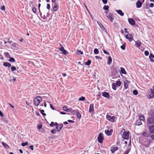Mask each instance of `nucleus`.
<instances>
[{
  "instance_id": "f257e3e1",
  "label": "nucleus",
  "mask_w": 154,
  "mask_h": 154,
  "mask_svg": "<svg viewBox=\"0 0 154 154\" xmlns=\"http://www.w3.org/2000/svg\"><path fill=\"white\" fill-rule=\"evenodd\" d=\"M140 141L141 144L146 148L149 146L150 143L152 142L151 139H149L145 137H143Z\"/></svg>"
},
{
  "instance_id": "f03ea898",
  "label": "nucleus",
  "mask_w": 154,
  "mask_h": 154,
  "mask_svg": "<svg viewBox=\"0 0 154 154\" xmlns=\"http://www.w3.org/2000/svg\"><path fill=\"white\" fill-rule=\"evenodd\" d=\"M123 132V133L122 134V137L124 139L128 140L129 139V131H125V129L123 128L121 131V132Z\"/></svg>"
},
{
  "instance_id": "7ed1b4c3",
  "label": "nucleus",
  "mask_w": 154,
  "mask_h": 154,
  "mask_svg": "<svg viewBox=\"0 0 154 154\" xmlns=\"http://www.w3.org/2000/svg\"><path fill=\"white\" fill-rule=\"evenodd\" d=\"M42 100V98L41 97L38 96L34 100V104L36 106H38Z\"/></svg>"
},
{
  "instance_id": "20e7f679",
  "label": "nucleus",
  "mask_w": 154,
  "mask_h": 154,
  "mask_svg": "<svg viewBox=\"0 0 154 154\" xmlns=\"http://www.w3.org/2000/svg\"><path fill=\"white\" fill-rule=\"evenodd\" d=\"M103 134L101 133H100L97 137V140L99 143H102L103 140Z\"/></svg>"
},
{
  "instance_id": "39448f33",
  "label": "nucleus",
  "mask_w": 154,
  "mask_h": 154,
  "mask_svg": "<svg viewBox=\"0 0 154 154\" xmlns=\"http://www.w3.org/2000/svg\"><path fill=\"white\" fill-rule=\"evenodd\" d=\"M147 123L149 125H154V117H151L148 119Z\"/></svg>"
},
{
  "instance_id": "423d86ee",
  "label": "nucleus",
  "mask_w": 154,
  "mask_h": 154,
  "mask_svg": "<svg viewBox=\"0 0 154 154\" xmlns=\"http://www.w3.org/2000/svg\"><path fill=\"white\" fill-rule=\"evenodd\" d=\"M106 117L107 119L112 122H114L115 121V117L114 116H111L110 115H107Z\"/></svg>"
},
{
  "instance_id": "0eeeda50",
  "label": "nucleus",
  "mask_w": 154,
  "mask_h": 154,
  "mask_svg": "<svg viewBox=\"0 0 154 154\" xmlns=\"http://www.w3.org/2000/svg\"><path fill=\"white\" fill-rule=\"evenodd\" d=\"M106 16L107 18L110 21L112 22L113 20L114 19V16L111 13H109L108 14L106 15Z\"/></svg>"
},
{
  "instance_id": "6e6552de",
  "label": "nucleus",
  "mask_w": 154,
  "mask_h": 154,
  "mask_svg": "<svg viewBox=\"0 0 154 154\" xmlns=\"http://www.w3.org/2000/svg\"><path fill=\"white\" fill-rule=\"evenodd\" d=\"M113 132V130L112 129H110L109 131L108 130H106L105 131V134L107 136L111 135Z\"/></svg>"
},
{
  "instance_id": "1a4fd4ad",
  "label": "nucleus",
  "mask_w": 154,
  "mask_h": 154,
  "mask_svg": "<svg viewBox=\"0 0 154 154\" xmlns=\"http://www.w3.org/2000/svg\"><path fill=\"white\" fill-rule=\"evenodd\" d=\"M118 149V147L116 146H113L111 147L110 150L112 152V153H114V152L117 150Z\"/></svg>"
},
{
  "instance_id": "9d476101",
  "label": "nucleus",
  "mask_w": 154,
  "mask_h": 154,
  "mask_svg": "<svg viewBox=\"0 0 154 154\" xmlns=\"http://www.w3.org/2000/svg\"><path fill=\"white\" fill-rule=\"evenodd\" d=\"M128 21L129 23L132 25H134L135 24V21L132 18H128Z\"/></svg>"
},
{
  "instance_id": "9b49d317",
  "label": "nucleus",
  "mask_w": 154,
  "mask_h": 154,
  "mask_svg": "<svg viewBox=\"0 0 154 154\" xmlns=\"http://www.w3.org/2000/svg\"><path fill=\"white\" fill-rule=\"evenodd\" d=\"M63 125L62 124H60L58 126H56V129H57L56 131L57 132L60 131L63 127Z\"/></svg>"
},
{
  "instance_id": "f8f14e48",
  "label": "nucleus",
  "mask_w": 154,
  "mask_h": 154,
  "mask_svg": "<svg viewBox=\"0 0 154 154\" xmlns=\"http://www.w3.org/2000/svg\"><path fill=\"white\" fill-rule=\"evenodd\" d=\"M149 129L150 133L154 134V125L152 126H150Z\"/></svg>"
},
{
  "instance_id": "ddd939ff",
  "label": "nucleus",
  "mask_w": 154,
  "mask_h": 154,
  "mask_svg": "<svg viewBox=\"0 0 154 154\" xmlns=\"http://www.w3.org/2000/svg\"><path fill=\"white\" fill-rule=\"evenodd\" d=\"M94 104H91L90 105L89 112L90 113H93L94 112Z\"/></svg>"
},
{
  "instance_id": "4468645a",
  "label": "nucleus",
  "mask_w": 154,
  "mask_h": 154,
  "mask_svg": "<svg viewBox=\"0 0 154 154\" xmlns=\"http://www.w3.org/2000/svg\"><path fill=\"white\" fill-rule=\"evenodd\" d=\"M135 42V46L139 48L141 45V42L139 40L137 41H134Z\"/></svg>"
},
{
  "instance_id": "2eb2a0df",
  "label": "nucleus",
  "mask_w": 154,
  "mask_h": 154,
  "mask_svg": "<svg viewBox=\"0 0 154 154\" xmlns=\"http://www.w3.org/2000/svg\"><path fill=\"white\" fill-rule=\"evenodd\" d=\"M151 94L149 95V98H154V92L152 89H150Z\"/></svg>"
},
{
  "instance_id": "dca6fc26",
  "label": "nucleus",
  "mask_w": 154,
  "mask_h": 154,
  "mask_svg": "<svg viewBox=\"0 0 154 154\" xmlns=\"http://www.w3.org/2000/svg\"><path fill=\"white\" fill-rule=\"evenodd\" d=\"M125 38L128 39L129 42H131L132 41H134V39H133V38L132 37H130L128 36V35H126L125 36Z\"/></svg>"
},
{
  "instance_id": "f3484780",
  "label": "nucleus",
  "mask_w": 154,
  "mask_h": 154,
  "mask_svg": "<svg viewBox=\"0 0 154 154\" xmlns=\"http://www.w3.org/2000/svg\"><path fill=\"white\" fill-rule=\"evenodd\" d=\"M102 96L103 97L107 98H109V94L106 92H104L103 93Z\"/></svg>"
},
{
  "instance_id": "a211bd4d",
  "label": "nucleus",
  "mask_w": 154,
  "mask_h": 154,
  "mask_svg": "<svg viewBox=\"0 0 154 154\" xmlns=\"http://www.w3.org/2000/svg\"><path fill=\"white\" fill-rule=\"evenodd\" d=\"M142 4V3L137 1L136 3V7L137 8H140Z\"/></svg>"
},
{
  "instance_id": "6ab92c4d",
  "label": "nucleus",
  "mask_w": 154,
  "mask_h": 154,
  "mask_svg": "<svg viewBox=\"0 0 154 154\" xmlns=\"http://www.w3.org/2000/svg\"><path fill=\"white\" fill-rule=\"evenodd\" d=\"M54 6L53 8V11H57V10L58 8V6L57 5V3H55L54 4Z\"/></svg>"
},
{
  "instance_id": "aec40b11",
  "label": "nucleus",
  "mask_w": 154,
  "mask_h": 154,
  "mask_svg": "<svg viewBox=\"0 0 154 154\" xmlns=\"http://www.w3.org/2000/svg\"><path fill=\"white\" fill-rule=\"evenodd\" d=\"M3 65L5 67H10L11 66V64L8 62L4 63H3Z\"/></svg>"
},
{
  "instance_id": "412c9836",
  "label": "nucleus",
  "mask_w": 154,
  "mask_h": 154,
  "mask_svg": "<svg viewBox=\"0 0 154 154\" xmlns=\"http://www.w3.org/2000/svg\"><path fill=\"white\" fill-rule=\"evenodd\" d=\"M116 11L121 16H122L124 15V13L122 12V11L120 10H116Z\"/></svg>"
},
{
  "instance_id": "4be33fe9",
  "label": "nucleus",
  "mask_w": 154,
  "mask_h": 154,
  "mask_svg": "<svg viewBox=\"0 0 154 154\" xmlns=\"http://www.w3.org/2000/svg\"><path fill=\"white\" fill-rule=\"evenodd\" d=\"M112 60L111 56H109L108 57V60L107 63L109 65H110L112 63Z\"/></svg>"
},
{
  "instance_id": "5701e85b",
  "label": "nucleus",
  "mask_w": 154,
  "mask_h": 154,
  "mask_svg": "<svg viewBox=\"0 0 154 154\" xmlns=\"http://www.w3.org/2000/svg\"><path fill=\"white\" fill-rule=\"evenodd\" d=\"M120 73L123 74H126V72L124 68L122 67H120Z\"/></svg>"
},
{
  "instance_id": "b1692460",
  "label": "nucleus",
  "mask_w": 154,
  "mask_h": 154,
  "mask_svg": "<svg viewBox=\"0 0 154 154\" xmlns=\"http://www.w3.org/2000/svg\"><path fill=\"white\" fill-rule=\"evenodd\" d=\"M76 114L77 117L78 119H80L81 118V115L78 111H76Z\"/></svg>"
},
{
  "instance_id": "393cba45",
  "label": "nucleus",
  "mask_w": 154,
  "mask_h": 154,
  "mask_svg": "<svg viewBox=\"0 0 154 154\" xmlns=\"http://www.w3.org/2000/svg\"><path fill=\"white\" fill-rule=\"evenodd\" d=\"M4 55H5V57L7 58H9L10 57V55L9 54V53L8 52L4 53Z\"/></svg>"
},
{
  "instance_id": "a878e982",
  "label": "nucleus",
  "mask_w": 154,
  "mask_h": 154,
  "mask_svg": "<svg viewBox=\"0 0 154 154\" xmlns=\"http://www.w3.org/2000/svg\"><path fill=\"white\" fill-rule=\"evenodd\" d=\"M139 116V120H140V121H143L145 120V118L144 116L143 115H140Z\"/></svg>"
},
{
  "instance_id": "bb28decb",
  "label": "nucleus",
  "mask_w": 154,
  "mask_h": 154,
  "mask_svg": "<svg viewBox=\"0 0 154 154\" xmlns=\"http://www.w3.org/2000/svg\"><path fill=\"white\" fill-rule=\"evenodd\" d=\"M142 124V123L140 120L139 119L137 120L136 125H140Z\"/></svg>"
},
{
  "instance_id": "cd10ccee",
  "label": "nucleus",
  "mask_w": 154,
  "mask_h": 154,
  "mask_svg": "<svg viewBox=\"0 0 154 154\" xmlns=\"http://www.w3.org/2000/svg\"><path fill=\"white\" fill-rule=\"evenodd\" d=\"M117 87V86L116 84L115 83H113L112 84V88L113 90H116V88Z\"/></svg>"
},
{
  "instance_id": "c85d7f7f",
  "label": "nucleus",
  "mask_w": 154,
  "mask_h": 154,
  "mask_svg": "<svg viewBox=\"0 0 154 154\" xmlns=\"http://www.w3.org/2000/svg\"><path fill=\"white\" fill-rule=\"evenodd\" d=\"M143 135L144 137H147L150 136V135H149L146 132H144L143 133Z\"/></svg>"
},
{
  "instance_id": "c756f323",
  "label": "nucleus",
  "mask_w": 154,
  "mask_h": 154,
  "mask_svg": "<svg viewBox=\"0 0 154 154\" xmlns=\"http://www.w3.org/2000/svg\"><path fill=\"white\" fill-rule=\"evenodd\" d=\"M117 86H120L121 84V82L120 80L117 81L115 83Z\"/></svg>"
},
{
  "instance_id": "7c9ffc66",
  "label": "nucleus",
  "mask_w": 154,
  "mask_h": 154,
  "mask_svg": "<svg viewBox=\"0 0 154 154\" xmlns=\"http://www.w3.org/2000/svg\"><path fill=\"white\" fill-rule=\"evenodd\" d=\"M9 61L10 62H15V59L12 57H10Z\"/></svg>"
},
{
  "instance_id": "2f4dec72",
  "label": "nucleus",
  "mask_w": 154,
  "mask_h": 154,
  "mask_svg": "<svg viewBox=\"0 0 154 154\" xmlns=\"http://www.w3.org/2000/svg\"><path fill=\"white\" fill-rule=\"evenodd\" d=\"M97 23L99 25L100 27L102 29H103V28L104 29V27H103V25L100 23V22L99 21L97 22Z\"/></svg>"
},
{
  "instance_id": "473e14b6",
  "label": "nucleus",
  "mask_w": 154,
  "mask_h": 154,
  "mask_svg": "<svg viewBox=\"0 0 154 154\" xmlns=\"http://www.w3.org/2000/svg\"><path fill=\"white\" fill-rule=\"evenodd\" d=\"M131 150V148L129 147H128L127 150L125 151L124 154H128V153L130 152Z\"/></svg>"
},
{
  "instance_id": "72a5a7b5",
  "label": "nucleus",
  "mask_w": 154,
  "mask_h": 154,
  "mask_svg": "<svg viewBox=\"0 0 154 154\" xmlns=\"http://www.w3.org/2000/svg\"><path fill=\"white\" fill-rule=\"evenodd\" d=\"M2 144L6 148L8 149L9 148V146L6 143L3 142Z\"/></svg>"
},
{
  "instance_id": "f704fd0d",
  "label": "nucleus",
  "mask_w": 154,
  "mask_h": 154,
  "mask_svg": "<svg viewBox=\"0 0 154 154\" xmlns=\"http://www.w3.org/2000/svg\"><path fill=\"white\" fill-rule=\"evenodd\" d=\"M77 54L79 55L82 54L83 52L80 50H77Z\"/></svg>"
},
{
  "instance_id": "c9c22d12",
  "label": "nucleus",
  "mask_w": 154,
  "mask_h": 154,
  "mask_svg": "<svg viewBox=\"0 0 154 154\" xmlns=\"http://www.w3.org/2000/svg\"><path fill=\"white\" fill-rule=\"evenodd\" d=\"M91 63V61L90 60H88L87 62H86L85 64L87 66H89L90 65Z\"/></svg>"
},
{
  "instance_id": "e433bc0d",
  "label": "nucleus",
  "mask_w": 154,
  "mask_h": 154,
  "mask_svg": "<svg viewBox=\"0 0 154 154\" xmlns=\"http://www.w3.org/2000/svg\"><path fill=\"white\" fill-rule=\"evenodd\" d=\"M109 7L107 5H105L103 7V9L105 10H107L108 11H109Z\"/></svg>"
},
{
  "instance_id": "4c0bfd02",
  "label": "nucleus",
  "mask_w": 154,
  "mask_h": 154,
  "mask_svg": "<svg viewBox=\"0 0 154 154\" xmlns=\"http://www.w3.org/2000/svg\"><path fill=\"white\" fill-rule=\"evenodd\" d=\"M85 100V98L81 96L80 98H79V101H84Z\"/></svg>"
},
{
  "instance_id": "58836bf2",
  "label": "nucleus",
  "mask_w": 154,
  "mask_h": 154,
  "mask_svg": "<svg viewBox=\"0 0 154 154\" xmlns=\"http://www.w3.org/2000/svg\"><path fill=\"white\" fill-rule=\"evenodd\" d=\"M94 53L95 54H97L99 53V51L97 49L95 48L94 50Z\"/></svg>"
},
{
  "instance_id": "ea45409f",
  "label": "nucleus",
  "mask_w": 154,
  "mask_h": 154,
  "mask_svg": "<svg viewBox=\"0 0 154 154\" xmlns=\"http://www.w3.org/2000/svg\"><path fill=\"white\" fill-rule=\"evenodd\" d=\"M40 112L43 116H45L46 115V114L44 113V110H40Z\"/></svg>"
},
{
  "instance_id": "a19ab883",
  "label": "nucleus",
  "mask_w": 154,
  "mask_h": 154,
  "mask_svg": "<svg viewBox=\"0 0 154 154\" xmlns=\"http://www.w3.org/2000/svg\"><path fill=\"white\" fill-rule=\"evenodd\" d=\"M124 87L125 89H126L128 88V85L126 83L124 82Z\"/></svg>"
},
{
  "instance_id": "79ce46f5",
  "label": "nucleus",
  "mask_w": 154,
  "mask_h": 154,
  "mask_svg": "<svg viewBox=\"0 0 154 154\" xmlns=\"http://www.w3.org/2000/svg\"><path fill=\"white\" fill-rule=\"evenodd\" d=\"M133 94L135 95H137L138 94L137 91L136 90H134L133 91Z\"/></svg>"
},
{
  "instance_id": "37998d69",
  "label": "nucleus",
  "mask_w": 154,
  "mask_h": 154,
  "mask_svg": "<svg viewBox=\"0 0 154 154\" xmlns=\"http://www.w3.org/2000/svg\"><path fill=\"white\" fill-rule=\"evenodd\" d=\"M11 69L12 71L13 72L16 70V67L14 66H12L11 67Z\"/></svg>"
},
{
  "instance_id": "c03bdc74",
  "label": "nucleus",
  "mask_w": 154,
  "mask_h": 154,
  "mask_svg": "<svg viewBox=\"0 0 154 154\" xmlns=\"http://www.w3.org/2000/svg\"><path fill=\"white\" fill-rule=\"evenodd\" d=\"M121 48L123 50H124L125 49V44L121 46Z\"/></svg>"
},
{
  "instance_id": "a18cd8bd",
  "label": "nucleus",
  "mask_w": 154,
  "mask_h": 154,
  "mask_svg": "<svg viewBox=\"0 0 154 154\" xmlns=\"http://www.w3.org/2000/svg\"><path fill=\"white\" fill-rule=\"evenodd\" d=\"M60 45L61 46V47L60 48H59V49L61 51H63L64 49V48L63 46H62V45L61 44H60Z\"/></svg>"
},
{
  "instance_id": "49530a36",
  "label": "nucleus",
  "mask_w": 154,
  "mask_h": 154,
  "mask_svg": "<svg viewBox=\"0 0 154 154\" xmlns=\"http://www.w3.org/2000/svg\"><path fill=\"white\" fill-rule=\"evenodd\" d=\"M28 145V142H26L25 143H21V145L23 146H25L26 145Z\"/></svg>"
},
{
  "instance_id": "de8ad7c7",
  "label": "nucleus",
  "mask_w": 154,
  "mask_h": 154,
  "mask_svg": "<svg viewBox=\"0 0 154 154\" xmlns=\"http://www.w3.org/2000/svg\"><path fill=\"white\" fill-rule=\"evenodd\" d=\"M32 11L33 13H35L37 11V10L35 8L33 7L32 8Z\"/></svg>"
},
{
  "instance_id": "09e8293b",
  "label": "nucleus",
  "mask_w": 154,
  "mask_h": 154,
  "mask_svg": "<svg viewBox=\"0 0 154 154\" xmlns=\"http://www.w3.org/2000/svg\"><path fill=\"white\" fill-rule=\"evenodd\" d=\"M63 109L64 111L66 112H67L68 108H67L66 106H64L63 107Z\"/></svg>"
},
{
  "instance_id": "8fccbe9b",
  "label": "nucleus",
  "mask_w": 154,
  "mask_h": 154,
  "mask_svg": "<svg viewBox=\"0 0 154 154\" xmlns=\"http://www.w3.org/2000/svg\"><path fill=\"white\" fill-rule=\"evenodd\" d=\"M62 51V54H64V55H66V54L67 51L65 50L64 49V50L63 51Z\"/></svg>"
},
{
  "instance_id": "3c124183",
  "label": "nucleus",
  "mask_w": 154,
  "mask_h": 154,
  "mask_svg": "<svg viewBox=\"0 0 154 154\" xmlns=\"http://www.w3.org/2000/svg\"><path fill=\"white\" fill-rule=\"evenodd\" d=\"M78 111V110H72V111H71V113L72 114H74L75 113H76V111Z\"/></svg>"
},
{
  "instance_id": "603ef678",
  "label": "nucleus",
  "mask_w": 154,
  "mask_h": 154,
  "mask_svg": "<svg viewBox=\"0 0 154 154\" xmlns=\"http://www.w3.org/2000/svg\"><path fill=\"white\" fill-rule=\"evenodd\" d=\"M149 58H154V55H153L151 53L149 56Z\"/></svg>"
},
{
  "instance_id": "864d4df0",
  "label": "nucleus",
  "mask_w": 154,
  "mask_h": 154,
  "mask_svg": "<svg viewBox=\"0 0 154 154\" xmlns=\"http://www.w3.org/2000/svg\"><path fill=\"white\" fill-rule=\"evenodd\" d=\"M144 54L146 56H148L149 54V53L148 51H146L144 52Z\"/></svg>"
},
{
  "instance_id": "5fc2aeb1",
  "label": "nucleus",
  "mask_w": 154,
  "mask_h": 154,
  "mask_svg": "<svg viewBox=\"0 0 154 154\" xmlns=\"http://www.w3.org/2000/svg\"><path fill=\"white\" fill-rule=\"evenodd\" d=\"M56 131H57L56 130L54 129L52 130L51 131V132L53 134H54Z\"/></svg>"
},
{
  "instance_id": "6e6d98bb",
  "label": "nucleus",
  "mask_w": 154,
  "mask_h": 154,
  "mask_svg": "<svg viewBox=\"0 0 154 154\" xmlns=\"http://www.w3.org/2000/svg\"><path fill=\"white\" fill-rule=\"evenodd\" d=\"M103 53L109 55V54L107 51L105 50H103Z\"/></svg>"
},
{
  "instance_id": "4d7b16f0",
  "label": "nucleus",
  "mask_w": 154,
  "mask_h": 154,
  "mask_svg": "<svg viewBox=\"0 0 154 154\" xmlns=\"http://www.w3.org/2000/svg\"><path fill=\"white\" fill-rule=\"evenodd\" d=\"M47 9L49 10L50 8V5L48 4H47Z\"/></svg>"
},
{
  "instance_id": "13d9d810",
  "label": "nucleus",
  "mask_w": 154,
  "mask_h": 154,
  "mask_svg": "<svg viewBox=\"0 0 154 154\" xmlns=\"http://www.w3.org/2000/svg\"><path fill=\"white\" fill-rule=\"evenodd\" d=\"M102 1L104 4H106L107 2V0H102Z\"/></svg>"
},
{
  "instance_id": "bf43d9fd",
  "label": "nucleus",
  "mask_w": 154,
  "mask_h": 154,
  "mask_svg": "<svg viewBox=\"0 0 154 154\" xmlns=\"http://www.w3.org/2000/svg\"><path fill=\"white\" fill-rule=\"evenodd\" d=\"M29 148L32 150H33V146L32 145L29 146Z\"/></svg>"
},
{
  "instance_id": "052dcab7",
  "label": "nucleus",
  "mask_w": 154,
  "mask_h": 154,
  "mask_svg": "<svg viewBox=\"0 0 154 154\" xmlns=\"http://www.w3.org/2000/svg\"><path fill=\"white\" fill-rule=\"evenodd\" d=\"M72 108H70L69 109H68L67 112H71L72 111Z\"/></svg>"
},
{
  "instance_id": "680f3d73",
  "label": "nucleus",
  "mask_w": 154,
  "mask_h": 154,
  "mask_svg": "<svg viewBox=\"0 0 154 154\" xmlns=\"http://www.w3.org/2000/svg\"><path fill=\"white\" fill-rule=\"evenodd\" d=\"M54 122H51V123L50 124V125L52 127L54 126Z\"/></svg>"
},
{
  "instance_id": "e2e57ef3",
  "label": "nucleus",
  "mask_w": 154,
  "mask_h": 154,
  "mask_svg": "<svg viewBox=\"0 0 154 154\" xmlns=\"http://www.w3.org/2000/svg\"><path fill=\"white\" fill-rule=\"evenodd\" d=\"M67 121L68 122H69L72 123H73L74 122V121L71 120H67Z\"/></svg>"
},
{
  "instance_id": "0e129e2a",
  "label": "nucleus",
  "mask_w": 154,
  "mask_h": 154,
  "mask_svg": "<svg viewBox=\"0 0 154 154\" xmlns=\"http://www.w3.org/2000/svg\"><path fill=\"white\" fill-rule=\"evenodd\" d=\"M149 6L151 8L153 7L154 6L153 4V3H151L149 5Z\"/></svg>"
},
{
  "instance_id": "69168bd1",
  "label": "nucleus",
  "mask_w": 154,
  "mask_h": 154,
  "mask_svg": "<svg viewBox=\"0 0 154 154\" xmlns=\"http://www.w3.org/2000/svg\"><path fill=\"white\" fill-rule=\"evenodd\" d=\"M8 104L9 105L11 108H14V106L13 105H11L10 103H8Z\"/></svg>"
},
{
  "instance_id": "338daca9",
  "label": "nucleus",
  "mask_w": 154,
  "mask_h": 154,
  "mask_svg": "<svg viewBox=\"0 0 154 154\" xmlns=\"http://www.w3.org/2000/svg\"><path fill=\"white\" fill-rule=\"evenodd\" d=\"M41 16L42 18H43L44 19H45L46 18V17L45 15H43V16H42L41 15Z\"/></svg>"
},
{
  "instance_id": "774afa93",
  "label": "nucleus",
  "mask_w": 154,
  "mask_h": 154,
  "mask_svg": "<svg viewBox=\"0 0 154 154\" xmlns=\"http://www.w3.org/2000/svg\"><path fill=\"white\" fill-rule=\"evenodd\" d=\"M150 136L151 138L153 140H154V135H152Z\"/></svg>"
}]
</instances>
